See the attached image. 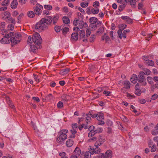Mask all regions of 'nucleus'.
<instances>
[{"label": "nucleus", "mask_w": 158, "mask_h": 158, "mask_svg": "<svg viewBox=\"0 0 158 158\" xmlns=\"http://www.w3.org/2000/svg\"><path fill=\"white\" fill-rule=\"evenodd\" d=\"M48 23L45 18H43L38 22L35 26V29L38 31H41L47 27Z\"/></svg>", "instance_id": "nucleus-1"}, {"label": "nucleus", "mask_w": 158, "mask_h": 158, "mask_svg": "<svg viewBox=\"0 0 158 158\" xmlns=\"http://www.w3.org/2000/svg\"><path fill=\"white\" fill-rule=\"evenodd\" d=\"M68 132L67 130H62L59 132L56 138L57 142L59 143H62L67 139V136L66 134Z\"/></svg>", "instance_id": "nucleus-2"}, {"label": "nucleus", "mask_w": 158, "mask_h": 158, "mask_svg": "<svg viewBox=\"0 0 158 158\" xmlns=\"http://www.w3.org/2000/svg\"><path fill=\"white\" fill-rule=\"evenodd\" d=\"M32 40L35 45L38 46L39 48H41L42 39L39 33L37 32L34 33L33 35Z\"/></svg>", "instance_id": "nucleus-3"}, {"label": "nucleus", "mask_w": 158, "mask_h": 158, "mask_svg": "<svg viewBox=\"0 0 158 158\" xmlns=\"http://www.w3.org/2000/svg\"><path fill=\"white\" fill-rule=\"evenodd\" d=\"M21 35L19 33H15L13 35V36L10 38L12 44V46L19 43L21 40Z\"/></svg>", "instance_id": "nucleus-4"}, {"label": "nucleus", "mask_w": 158, "mask_h": 158, "mask_svg": "<svg viewBox=\"0 0 158 158\" xmlns=\"http://www.w3.org/2000/svg\"><path fill=\"white\" fill-rule=\"evenodd\" d=\"M99 12V9L89 6L86 9V13L88 15L92 14L93 15L97 14Z\"/></svg>", "instance_id": "nucleus-5"}, {"label": "nucleus", "mask_w": 158, "mask_h": 158, "mask_svg": "<svg viewBox=\"0 0 158 158\" xmlns=\"http://www.w3.org/2000/svg\"><path fill=\"white\" fill-rule=\"evenodd\" d=\"M43 9V6L39 3H37L35 6L33 7L34 11L35 14L38 15L41 14Z\"/></svg>", "instance_id": "nucleus-6"}, {"label": "nucleus", "mask_w": 158, "mask_h": 158, "mask_svg": "<svg viewBox=\"0 0 158 158\" xmlns=\"http://www.w3.org/2000/svg\"><path fill=\"white\" fill-rule=\"evenodd\" d=\"M148 58L147 56H143V59L145 61L144 63L148 66H153L154 64V61L151 60H148Z\"/></svg>", "instance_id": "nucleus-7"}, {"label": "nucleus", "mask_w": 158, "mask_h": 158, "mask_svg": "<svg viewBox=\"0 0 158 158\" xmlns=\"http://www.w3.org/2000/svg\"><path fill=\"white\" fill-rule=\"evenodd\" d=\"M79 35L80 39H84L82 40L83 42H87V40L86 38H85V32L83 30H82L80 31Z\"/></svg>", "instance_id": "nucleus-8"}, {"label": "nucleus", "mask_w": 158, "mask_h": 158, "mask_svg": "<svg viewBox=\"0 0 158 158\" xmlns=\"http://www.w3.org/2000/svg\"><path fill=\"white\" fill-rule=\"evenodd\" d=\"M0 42L2 44H8L11 42L10 39L5 36L1 40Z\"/></svg>", "instance_id": "nucleus-9"}, {"label": "nucleus", "mask_w": 158, "mask_h": 158, "mask_svg": "<svg viewBox=\"0 0 158 158\" xmlns=\"http://www.w3.org/2000/svg\"><path fill=\"white\" fill-rule=\"evenodd\" d=\"M78 39V33H74L71 35V40L72 42L76 41Z\"/></svg>", "instance_id": "nucleus-10"}, {"label": "nucleus", "mask_w": 158, "mask_h": 158, "mask_svg": "<svg viewBox=\"0 0 158 158\" xmlns=\"http://www.w3.org/2000/svg\"><path fill=\"white\" fill-rule=\"evenodd\" d=\"M112 152L111 150H107L104 154L105 158H111L112 156Z\"/></svg>", "instance_id": "nucleus-11"}, {"label": "nucleus", "mask_w": 158, "mask_h": 158, "mask_svg": "<svg viewBox=\"0 0 158 158\" xmlns=\"http://www.w3.org/2000/svg\"><path fill=\"white\" fill-rule=\"evenodd\" d=\"M123 84L126 89H129L130 88L131 83L129 81H123Z\"/></svg>", "instance_id": "nucleus-12"}, {"label": "nucleus", "mask_w": 158, "mask_h": 158, "mask_svg": "<svg viewBox=\"0 0 158 158\" xmlns=\"http://www.w3.org/2000/svg\"><path fill=\"white\" fill-rule=\"evenodd\" d=\"M126 3L129 2L131 6L135 8L136 7V1L135 0H124Z\"/></svg>", "instance_id": "nucleus-13"}, {"label": "nucleus", "mask_w": 158, "mask_h": 158, "mask_svg": "<svg viewBox=\"0 0 158 158\" xmlns=\"http://www.w3.org/2000/svg\"><path fill=\"white\" fill-rule=\"evenodd\" d=\"M1 32L2 33H5V36H6L8 38H9L10 37V38H12V37L13 36V35H14L13 32H9L8 34H6L7 32H6V31L4 29L3 30L1 31ZM3 35H4V34H3Z\"/></svg>", "instance_id": "nucleus-14"}, {"label": "nucleus", "mask_w": 158, "mask_h": 158, "mask_svg": "<svg viewBox=\"0 0 158 158\" xmlns=\"http://www.w3.org/2000/svg\"><path fill=\"white\" fill-rule=\"evenodd\" d=\"M18 3L17 0H13L12 1L10 6L12 9H15L17 7Z\"/></svg>", "instance_id": "nucleus-15"}, {"label": "nucleus", "mask_w": 158, "mask_h": 158, "mask_svg": "<svg viewBox=\"0 0 158 158\" xmlns=\"http://www.w3.org/2000/svg\"><path fill=\"white\" fill-rule=\"evenodd\" d=\"M138 79L137 76L135 74H133L131 78V81L133 83H135L138 80Z\"/></svg>", "instance_id": "nucleus-16"}, {"label": "nucleus", "mask_w": 158, "mask_h": 158, "mask_svg": "<svg viewBox=\"0 0 158 158\" xmlns=\"http://www.w3.org/2000/svg\"><path fill=\"white\" fill-rule=\"evenodd\" d=\"M121 18L127 21L128 23H132L133 22V20L127 16H122Z\"/></svg>", "instance_id": "nucleus-17"}, {"label": "nucleus", "mask_w": 158, "mask_h": 158, "mask_svg": "<svg viewBox=\"0 0 158 158\" xmlns=\"http://www.w3.org/2000/svg\"><path fill=\"white\" fill-rule=\"evenodd\" d=\"M106 34L105 33L104 35H103L102 37L101 40H105L106 43H109L110 41V38L108 36H105Z\"/></svg>", "instance_id": "nucleus-18"}, {"label": "nucleus", "mask_w": 158, "mask_h": 158, "mask_svg": "<svg viewBox=\"0 0 158 158\" xmlns=\"http://www.w3.org/2000/svg\"><path fill=\"white\" fill-rule=\"evenodd\" d=\"M73 141L72 139H68L66 142V146L68 147H71L73 144Z\"/></svg>", "instance_id": "nucleus-19"}, {"label": "nucleus", "mask_w": 158, "mask_h": 158, "mask_svg": "<svg viewBox=\"0 0 158 158\" xmlns=\"http://www.w3.org/2000/svg\"><path fill=\"white\" fill-rule=\"evenodd\" d=\"M38 48L40 49V48H39L38 46H36L35 45H33L31 46L30 51L31 52H35L36 49Z\"/></svg>", "instance_id": "nucleus-20"}, {"label": "nucleus", "mask_w": 158, "mask_h": 158, "mask_svg": "<svg viewBox=\"0 0 158 158\" xmlns=\"http://www.w3.org/2000/svg\"><path fill=\"white\" fill-rule=\"evenodd\" d=\"M145 75L144 72H140L139 73V75L138 76V80L146 79Z\"/></svg>", "instance_id": "nucleus-21"}, {"label": "nucleus", "mask_w": 158, "mask_h": 158, "mask_svg": "<svg viewBox=\"0 0 158 158\" xmlns=\"http://www.w3.org/2000/svg\"><path fill=\"white\" fill-rule=\"evenodd\" d=\"M70 70L69 69L67 68L64 69H62L60 73L62 75H64L67 74Z\"/></svg>", "instance_id": "nucleus-22"}, {"label": "nucleus", "mask_w": 158, "mask_h": 158, "mask_svg": "<svg viewBox=\"0 0 158 158\" xmlns=\"http://www.w3.org/2000/svg\"><path fill=\"white\" fill-rule=\"evenodd\" d=\"M73 152L75 154L78 155V156H79L81 154V150L79 147H77L75 149Z\"/></svg>", "instance_id": "nucleus-23"}, {"label": "nucleus", "mask_w": 158, "mask_h": 158, "mask_svg": "<svg viewBox=\"0 0 158 158\" xmlns=\"http://www.w3.org/2000/svg\"><path fill=\"white\" fill-rule=\"evenodd\" d=\"M45 97L47 101L50 102L52 100H53L54 98L52 94H49Z\"/></svg>", "instance_id": "nucleus-24"}, {"label": "nucleus", "mask_w": 158, "mask_h": 158, "mask_svg": "<svg viewBox=\"0 0 158 158\" xmlns=\"http://www.w3.org/2000/svg\"><path fill=\"white\" fill-rule=\"evenodd\" d=\"M98 19L95 17H91L89 19V21L91 24L96 23Z\"/></svg>", "instance_id": "nucleus-25"}, {"label": "nucleus", "mask_w": 158, "mask_h": 158, "mask_svg": "<svg viewBox=\"0 0 158 158\" xmlns=\"http://www.w3.org/2000/svg\"><path fill=\"white\" fill-rule=\"evenodd\" d=\"M138 81L139 83V85L145 86L147 84L146 79L138 80Z\"/></svg>", "instance_id": "nucleus-26"}, {"label": "nucleus", "mask_w": 158, "mask_h": 158, "mask_svg": "<svg viewBox=\"0 0 158 158\" xmlns=\"http://www.w3.org/2000/svg\"><path fill=\"white\" fill-rule=\"evenodd\" d=\"M35 13L32 11H29L27 12V16L29 18H33L35 16Z\"/></svg>", "instance_id": "nucleus-27"}, {"label": "nucleus", "mask_w": 158, "mask_h": 158, "mask_svg": "<svg viewBox=\"0 0 158 158\" xmlns=\"http://www.w3.org/2000/svg\"><path fill=\"white\" fill-rule=\"evenodd\" d=\"M104 114L102 113H99L98 114V116L97 117V119L98 120H103L104 119Z\"/></svg>", "instance_id": "nucleus-28"}, {"label": "nucleus", "mask_w": 158, "mask_h": 158, "mask_svg": "<svg viewBox=\"0 0 158 158\" xmlns=\"http://www.w3.org/2000/svg\"><path fill=\"white\" fill-rule=\"evenodd\" d=\"M10 0H4L2 2L1 5L3 6L7 7L10 4Z\"/></svg>", "instance_id": "nucleus-29"}, {"label": "nucleus", "mask_w": 158, "mask_h": 158, "mask_svg": "<svg viewBox=\"0 0 158 158\" xmlns=\"http://www.w3.org/2000/svg\"><path fill=\"white\" fill-rule=\"evenodd\" d=\"M69 98V96L66 94H63L61 97L62 100L66 102L68 101Z\"/></svg>", "instance_id": "nucleus-30"}, {"label": "nucleus", "mask_w": 158, "mask_h": 158, "mask_svg": "<svg viewBox=\"0 0 158 158\" xmlns=\"http://www.w3.org/2000/svg\"><path fill=\"white\" fill-rule=\"evenodd\" d=\"M2 14L4 15V16L3 17V18L5 19L8 18L10 15V13L7 11H5L4 13H2Z\"/></svg>", "instance_id": "nucleus-31"}, {"label": "nucleus", "mask_w": 158, "mask_h": 158, "mask_svg": "<svg viewBox=\"0 0 158 158\" xmlns=\"http://www.w3.org/2000/svg\"><path fill=\"white\" fill-rule=\"evenodd\" d=\"M87 26V24L86 23H84L83 22H81L78 25L79 28L81 29L85 28Z\"/></svg>", "instance_id": "nucleus-32"}, {"label": "nucleus", "mask_w": 158, "mask_h": 158, "mask_svg": "<svg viewBox=\"0 0 158 158\" xmlns=\"http://www.w3.org/2000/svg\"><path fill=\"white\" fill-rule=\"evenodd\" d=\"M63 20L64 23L65 24H68L70 22L69 19L66 16H64L63 18Z\"/></svg>", "instance_id": "nucleus-33"}, {"label": "nucleus", "mask_w": 158, "mask_h": 158, "mask_svg": "<svg viewBox=\"0 0 158 158\" xmlns=\"http://www.w3.org/2000/svg\"><path fill=\"white\" fill-rule=\"evenodd\" d=\"M7 22L9 23H11L12 24H15V21L14 19L12 18H9L6 21Z\"/></svg>", "instance_id": "nucleus-34"}, {"label": "nucleus", "mask_w": 158, "mask_h": 158, "mask_svg": "<svg viewBox=\"0 0 158 158\" xmlns=\"http://www.w3.org/2000/svg\"><path fill=\"white\" fill-rule=\"evenodd\" d=\"M126 4L125 3L124 4H122L119 5L118 7V10L120 11H122L125 8L126 6Z\"/></svg>", "instance_id": "nucleus-35"}, {"label": "nucleus", "mask_w": 158, "mask_h": 158, "mask_svg": "<svg viewBox=\"0 0 158 158\" xmlns=\"http://www.w3.org/2000/svg\"><path fill=\"white\" fill-rule=\"evenodd\" d=\"M59 19V16L58 15H56L53 17L52 22L53 23L55 24L57 22Z\"/></svg>", "instance_id": "nucleus-36"}, {"label": "nucleus", "mask_w": 158, "mask_h": 158, "mask_svg": "<svg viewBox=\"0 0 158 158\" xmlns=\"http://www.w3.org/2000/svg\"><path fill=\"white\" fill-rule=\"evenodd\" d=\"M105 30V27H101L99 28L98 29V31H97V34L98 33H102Z\"/></svg>", "instance_id": "nucleus-37"}, {"label": "nucleus", "mask_w": 158, "mask_h": 158, "mask_svg": "<svg viewBox=\"0 0 158 158\" xmlns=\"http://www.w3.org/2000/svg\"><path fill=\"white\" fill-rule=\"evenodd\" d=\"M90 114L89 113L88 114H86V123H88V122H90L91 120V118L89 116Z\"/></svg>", "instance_id": "nucleus-38"}, {"label": "nucleus", "mask_w": 158, "mask_h": 158, "mask_svg": "<svg viewBox=\"0 0 158 158\" xmlns=\"http://www.w3.org/2000/svg\"><path fill=\"white\" fill-rule=\"evenodd\" d=\"M89 5V3L88 2H82L81 3V6L82 8H85L87 7Z\"/></svg>", "instance_id": "nucleus-39"}, {"label": "nucleus", "mask_w": 158, "mask_h": 158, "mask_svg": "<svg viewBox=\"0 0 158 158\" xmlns=\"http://www.w3.org/2000/svg\"><path fill=\"white\" fill-rule=\"evenodd\" d=\"M98 140L101 143H102V144L105 141V139L104 137L101 136H99Z\"/></svg>", "instance_id": "nucleus-40"}, {"label": "nucleus", "mask_w": 158, "mask_h": 158, "mask_svg": "<svg viewBox=\"0 0 158 158\" xmlns=\"http://www.w3.org/2000/svg\"><path fill=\"white\" fill-rule=\"evenodd\" d=\"M103 131V129L102 128H98L96 130L94 131V132H95L96 134L97 133H99L102 132Z\"/></svg>", "instance_id": "nucleus-41"}, {"label": "nucleus", "mask_w": 158, "mask_h": 158, "mask_svg": "<svg viewBox=\"0 0 158 158\" xmlns=\"http://www.w3.org/2000/svg\"><path fill=\"white\" fill-rule=\"evenodd\" d=\"M7 103L9 106L12 109H15V107L13 104L12 103L11 101L10 100H9L8 101H7Z\"/></svg>", "instance_id": "nucleus-42"}, {"label": "nucleus", "mask_w": 158, "mask_h": 158, "mask_svg": "<svg viewBox=\"0 0 158 158\" xmlns=\"http://www.w3.org/2000/svg\"><path fill=\"white\" fill-rule=\"evenodd\" d=\"M99 6V3L98 1H95L94 2L93 4V6L94 8H98Z\"/></svg>", "instance_id": "nucleus-43"}, {"label": "nucleus", "mask_w": 158, "mask_h": 158, "mask_svg": "<svg viewBox=\"0 0 158 158\" xmlns=\"http://www.w3.org/2000/svg\"><path fill=\"white\" fill-rule=\"evenodd\" d=\"M94 150V153L95 154H98L101 151V149L98 147H96Z\"/></svg>", "instance_id": "nucleus-44"}, {"label": "nucleus", "mask_w": 158, "mask_h": 158, "mask_svg": "<svg viewBox=\"0 0 158 158\" xmlns=\"http://www.w3.org/2000/svg\"><path fill=\"white\" fill-rule=\"evenodd\" d=\"M69 29L68 28L65 27L63 28L62 31L64 35L66 34L69 31Z\"/></svg>", "instance_id": "nucleus-45"}, {"label": "nucleus", "mask_w": 158, "mask_h": 158, "mask_svg": "<svg viewBox=\"0 0 158 158\" xmlns=\"http://www.w3.org/2000/svg\"><path fill=\"white\" fill-rule=\"evenodd\" d=\"M91 155L89 152H86L84 154V158H90Z\"/></svg>", "instance_id": "nucleus-46"}, {"label": "nucleus", "mask_w": 158, "mask_h": 158, "mask_svg": "<svg viewBox=\"0 0 158 158\" xmlns=\"http://www.w3.org/2000/svg\"><path fill=\"white\" fill-rule=\"evenodd\" d=\"M46 22L48 23V25L50 24L52 21V18L50 16L47 17V19H46Z\"/></svg>", "instance_id": "nucleus-47"}, {"label": "nucleus", "mask_w": 158, "mask_h": 158, "mask_svg": "<svg viewBox=\"0 0 158 158\" xmlns=\"http://www.w3.org/2000/svg\"><path fill=\"white\" fill-rule=\"evenodd\" d=\"M33 76L34 77V79L35 81L37 82H39L40 81V79L38 78V76L35 74H33Z\"/></svg>", "instance_id": "nucleus-48"}, {"label": "nucleus", "mask_w": 158, "mask_h": 158, "mask_svg": "<svg viewBox=\"0 0 158 158\" xmlns=\"http://www.w3.org/2000/svg\"><path fill=\"white\" fill-rule=\"evenodd\" d=\"M147 80L148 82L151 84H152L153 83V79L151 77H147Z\"/></svg>", "instance_id": "nucleus-49"}, {"label": "nucleus", "mask_w": 158, "mask_h": 158, "mask_svg": "<svg viewBox=\"0 0 158 158\" xmlns=\"http://www.w3.org/2000/svg\"><path fill=\"white\" fill-rule=\"evenodd\" d=\"M107 132L109 134H112L113 133L112 128L110 127H108L107 129Z\"/></svg>", "instance_id": "nucleus-50"}, {"label": "nucleus", "mask_w": 158, "mask_h": 158, "mask_svg": "<svg viewBox=\"0 0 158 158\" xmlns=\"http://www.w3.org/2000/svg\"><path fill=\"white\" fill-rule=\"evenodd\" d=\"M44 8L47 10H51L52 9V7L51 5H44Z\"/></svg>", "instance_id": "nucleus-51"}, {"label": "nucleus", "mask_w": 158, "mask_h": 158, "mask_svg": "<svg viewBox=\"0 0 158 158\" xmlns=\"http://www.w3.org/2000/svg\"><path fill=\"white\" fill-rule=\"evenodd\" d=\"M151 148V151L152 152H155L156 150V146L155 144H153Z\"/></svg>", "instance_id": "nucleus-52"}, {"label": "nucleus", "mask_w": 158, "mask_h": 158, "mask_svg": "<svg viewBox=\"0 0 158 158\" xmlns=\"http://www.w3.org/2000/svg\"><path fill=\"white\" fill-rule=\"evenodd\" d=\"M89 27H91L92 29H94V30H95L97 28V26L96 23H94L92 24H91L89 26Z\"/></svg>", "instance_id": "nucleus-53"}, {"label": "nucleus", "mask_w": 158, "mask_h": 158, "mask_svg": "<svg viewBox=\"0 0 158 158\" xmlns=\"http://www.w3.org/2000/svg\"><path fill=\"white\" fill-rule=\"evenodd\" d=\"M57 106L58 108H61L63 107V103L61 101L59 102L57 104Z\"/></svg>", "instance_id": "nucleus-54"}, {"label": "nucleus", "mask_w": 158, "mask_h": 158, "mask_svg": "<svg viewBox=\"0 0 158 158\" xmlns=\"http://www.w3.org/2000/svg\"><path fill=\"white\" fill-rule=\"evenodd\" d=\"M94 132V131H90L88 134V137H90L95 135L96 134L95 133V132Z\"/></svg>", "instance_id": "nucleus-55"}, {"label": "nucleus", "mask_w": 158, "mask_h": 158, "mask_svg": "<svg viewBox=\"0 0 158 158\" xmlns=\"http://www.w3.org/2000/svg\"><path fill=\"white\" fill-rule=\"evenodd\" d=\"M106 123L109 126H111L113 125L112 122L110 120H107Z\"/></svg>", "instance_id": "nucleus-56"}, {"label": "nucleus", "mask_w": 158, "mask_h": 158, "mask_svg": "<svg viewBox=\"0 0 158 158\" xmlns=\"http://www.w3.org/2000/svg\"><path fill=\"white\" fill-rule=\"evenodd\" d=\"M135 94L137 95H139L141 93V91L140 89H135Z\"/></svg>", "instance_id": "nucleus-57"}, {"label": "nucleus", "mask_w": 158, "mask_h": 158, "mask_svg": "<svg viewBox=\"0 0 158 158\" xmlns=\"http://www.w3.org/2000/svg\"><path fill=\"white\" fill-rule=\"evenodd\" d=\"M102 143H101L98 140L96 141L95 143L94 144V146L95 147H98V146H100L102 144Z\"/></svg>", "instance_id": "nucleus-58"}, {"label": "nucleus", "mask_w": 158, "mask_h": 158, "mask_svg": "<svg viewBox=\"0 0 158 158\" xmlns=\"http://www.w3.org/2000/svg\"><path fill=\"white\" fill-rule=\"evenodd\" d=\"M97 158H105L103 153H101L99 155L96 156Z\"/></svg>", "instance_id": "nucleus-59"}, {"label": "nucleus", "mask_w": 158, "mask_h": 158, "mask_svg": "<svg viewBox=\"0 0 158 158\" xmlns=\"http://www.w3.org/2000/svg\"><path fill=\"white\" fill-rule=\"evenodd\" d=\"M32 42L33 41L31 37V36H29L28 38L27 42L30 45H31L32 43Z\"/></svg>", "instance_id": "nucleus-60"}, {"label": "nucleus", "mask_w": 158, "mask_h": 158, "mask_svg": "<svg viewBox=\"0 0 158 158\" xmlns=\"http://www.w3.org/2000/svg\"><path fill=\"white\" fill-rule=\"evenodd\" d=\"M148 35V36L146 37V40L149 41L153 35L152 34H149Z\"/></svg>", "instance_id": "nucleus-61"}, {"label": "nucleus", "mask_w": 158, "mask_h": 158, "mask_svg": "<svg viewBox=\"0 0 158 158\" xmlns=\"http://www.w3.org/2000/svg\"><path fill=\"white\" fill-rule=\"evenodd\" d=\"M23 16V13H21L20 14L18 17V23H19L20 22V19L21 17Z\"/></svg>", "instance_id": "nucleus-62"}, {"label": "nucleus", "mask_w": 158, "mask_h": 158, "mask_svg": "<svg viewBox=\"0 0 158 158\" xmlns=\"http://www.w3.org/2000/svg\"><path fill=\"white\" fill-rule=\"evenodd\" d=\"M111 92L109 91H104L103 92V94H105L106 96H109L110 95Z\"/></svg>", "instance_id": "nucleus-63"}, {"label": "nucleus", "mask_w": 158, "mask_h": 158, "mask_svg": "<svg viewBox=\"0 0 158 158\" xmlns=\"http://www.w3.org/2000/svg\"><path fill=\"white\" fill-rule=\"evenodd\" d=\"M158 97V95L157 94H155L151 97V99L153 100H155Z\"/></svg>", "instance_id": "nucleus-64"}]
</instances>
